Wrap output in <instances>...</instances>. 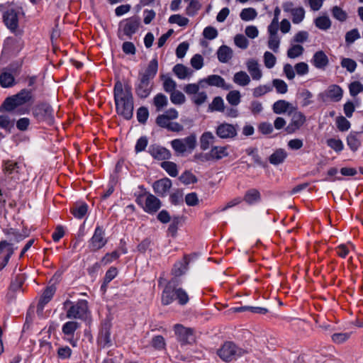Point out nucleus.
<instances>
[{
    "label": "nucleus",
    "mask_w": 363,
    "mask_h": 363,
    "mask_svg": "<svg viewBox=\"0 0 363 363\" xmlns=\"http://www.w3.org/2000/svg\"><path fill=\"white\" fill-rule=\"evenodd\" d=\"M113 99L117 114L126 121L130 120L133 116L134 98L129 82L123 84L120 80L115 82Z\"/></svg>",
    "instance_id": "f257e3e1"
},
{
    "label": "nucleus",
    "mask_w": 363,
    "mask_h": 363,
    "mask_svg": "<svg viewBox=\"0 0 363 363\" xmlns=\"http://www.w3.org/2000/svg\"><path fill=\"white\" fill-rule=\"evenodd\" d=\"M158 70V60L157 57L151 60L144 72H139L138 80L135 84V92L140 99H146L152 90V80Z\"/></svg>",
    "instance_id": "f03ea898"
},
{
    "label": "nucleus",
    "mask_w": 363,
    "mask_h": 363,
    "mask_svg": "<svg viewBox=\"0 0 363 363\" xmlns=\"http://www.w3.org/2000/svg\"><path fill=\"white\" fill-rule=\"evenodd\" d=\"M21 16H24L25 13L23 7L17 5L9 8L2 16L4 25L16 37L21 36L23 34V30L18 26Z\"/></svg>",
    "instance_id": "7ed1b4c3"
},
{
    "label": "nucleus",
    "mask_w": 363,
    "mask_h": 363,
    "mask_svg": "<svg viewBox=\"0 0 363 363\" xmlns=\"http://www.w3.org/2000/svg\"><path fill=\"white\" fill-rule=\"evenodd\" d=\"M33 90L23 89L17 94L6 97L3 104H1V109L4 108L7 111H13L19 106L33 102Z\"/></svg>",
    "instance_id": "20e7f679"
},
{
    "label": "nucleus",
    "mask_w": 363,
    "mask_h": 363,
    "mask_svg": "<svg viewBox=\"0 0 363 363\" xmlns=\"http://www.w3.org/2000/svg\"><path fill=\"white\" fill-rule=\"evenodd\" d=\"M216 353L223 361L229 362L242 357L247 353V351L239 347L232 341H225Z\"/></svg>",
    "instance_id": "39448f33"
},
{
    "label": "nucleus",
    "mask_w": 363,
    "mask_h": 363,
    "mask_svg": "<svg viewBox=\"0 0 363 363\" xmlns=\"http://www.w3.org/2000/svg\"><path fill=\"white\" fill-rule=\"evenodd\" d=\"M33 115L38 122L50 125L54 123L53 109L48 103H41L33 108Z\"/></svg>",
    "instance_id": "423d86ee"
},
{
    "label": "nucleus",
    "mask_w": 363,
    "mask_h": 363,
    "mask_svg": "<svg viewBox=\"0 0 363 363\" xmlns=\"http://www.w3.org/2000/svg\"><path fill=\"white\" fill-rule=\"evenodd\" d=\"M89 312L88 301L84 299H79L78 301L72 305L67 311L66 316L67 318L84 320L86 318Z\"/></svg>",
    "instance_id": "0eeeda50"
},
{
    "label": "nucleus",
    "mask_w": 363,
    "mask_h": 363,
    "mask_svg": "<svg viewBox=\"0 0 363 363\" xmlns=\"http://www.w3.org/2000/svg\"><path fill=\"white\" fill-rule=\"evenodd\" d=\"M174 333L178 342L182 345H191L195 342L194 330L186 328L182 324H176L174 326Z\"/></svg>",
    "instance_id": "6e6552de"
},
{
    "label": "nucleus",
    "mask_w": 363,
    "mask_h": 363,
    "mask_svg": "<svg viewBox=\"0 0 363 363\" xmlns=\"http://www.w3.org/2000/svg\"><path fill=\"white\" fill-rule=\"evenodd\" d=\"M104 235L105 230L103 226L97 225L94 235L89 240V247L91 252H96L106 245L108 240Z\"/></svg>",
    "instance_id": "1a4fd4ad"
},
{
    "label": "nucleus",
    "mask_w": 363,
    "mask_h": 363,
    "mask_svg": "<svg viewBox=\"0 0 363 363\" xmlns=\"http://www.w3.org/2000/svg\"><path fill=\"white\" fill-rule=\"evenodd\" d=\"M112 324L108 319L104 320L101 323V328L97 337V342L103 347H109L112 345L111 338V330Z\"/></svg>",
    "instance_id": "9d476101"
},
{
    "label": "nucleus",
    "mask_w": 363,
    "mask_h": 363,
    "mask_svg": "<svg viewBox=\"0 0 363 363\" xmlns=\"http://www.w3.org/2000/svg\"><path fill=\"white\" fill-rule=\"evenodd\" d=\"M140 26V18L138 16H133L120 22L119 26H123V32L129 39L132 38L139 29Z\"/></svg>",
    "instance_id": "9b49d317"
},
{
    "label": "nucleus",
    "mask_w": 363,
    "mask_h": 363,
    "mask_svg": "<svg viewBox=\"0 0 363 363\" xmlns=\"http://www.w3.org/2000/svg\"><path fill=\"white\" fill-rule=\"evenodd\" d=\"M216 134L220 139H233L238 135V125L220 123L216 128Z\"/></svg>",
    "instance_id": "f8f14e48"
},
{
    "label": "nucleus",
    "mask_w": 363,
    "mask_h": 363,
    "mask_svg": "<svg viewBox=\"0 0 363 363\" xmlns=\"http://www.w3.org/2000/svg\"><path fill=\"white\" fill-rule=\"evenodd\" d=\"M20 167L17 162L13 160H4L1 164V170L3 171L6 178L14 180L18 179Z\"/></svg>",
    "instance_id": "ddd939ff"
},
{
    "label": "nucleus",
    "mask_w": 363,
    "mask_h": 363,
    "mask_svg": "<svg viewBox=\"0 0 363 363\" xmlns=\"http://www.w3.org/2000/svg\"><path fill=\"white\" fill-rule=\"evenodd\" d=\"M147 152L157 160L166 161L169 160L172 157V154L168 149L157 144L150 145Z\"/></svg>",
    "instance_id": "4468645a"
},
{
    "label": "nucleus",
    "mask_w": 363,
    "mask_h": 363,
    "mask_svg": "<svg viewBox=\"0 0 363 363\" xmlns=\"http://www.w3.org/2000/svg\"><path fill=\"white\" fill-rule=\"evenodd\" d=\"M162 207V201L155 195L148 194L144 206L143 211L150 215L155 214Z\"/></svg>",
    "instance_id": "2eb2a0df"
},
{
    "label": "nucleus",
    "mask_w": 363,
    "mask_h": 363,
    "mask_svg": "<svg viewBox=\"0 0 363 363\" xmlns=\"http://www.w3.org/2000/svg\"><path fill=\"white\" fill-rule=\"evenodd\" d=\"M21 50L20 40L16 38L8 37L4 40L1 55L4 52L9 55H16Z\"/></svg>",
    "instance_id": "dca6fc26"
},
{
    "label": "nucleus",
    "mask_w": 363,
    "mask_h": 363,
    "mask_svg": "<svg viewBox=\"0 0 363 363\" xmlns=\"http://www.w3.org/2000/svg\"><path fill=\"white\" fill-rule=\"evenodd\" d=\"M363 134V126L362 130L354 131L352 130L347 136L346 141L347 145L352 152H355L358 150L362 145V137Z\"/></svg>",
    "instance_id": "f3484780"
},
{
    "label": "nucleus",
    "mask_w": 363,
    "mask_h": 363,
    "mask_svg": "<svg viewBox=\"0 0 363 363\" xmlns=\"http://www.w3.org/2000/svg\"><path fill=\"white\" fill-rule=\"evenodd\" d=\"M172 181L169 178H163L155 181L152 184L154 192L159 196L164 197L172 187Z\"/></svg>",
    "instance_id": "a211bd4d"
},
{
    "label": "nucleus",
    "mask_w": 363,
    "mask_h": 363,
    "mask_svg": "<svg viewBox=\"0 0 363 363\" xmlns=\"http://www.w3.org/2000/svg\"><path fill=\"white\" fill-rule=\"evenodd\" d=\"M324 96H327V98L330 99L332 101L338 102L340 101L343 96V90L337 84H332L328 86V89L325 93H320L319 96L323 99Z\"/></svg>",
    "instance_id": "6ab92c4d"
},
{
    "label": "nucleus",
    "mask_w": 363,
    "mask_h": 363,
    "mask_svg": "<svg viewBox=\"0 0 363 363\" xmlns=\"http://www.w3.org/2000/svg\"><path fill=\"white\" fill-rule=\"evenodd\" d=\"M306 122V116L301 112H296L291 118L290 123L285 128V130L289 134L294 133Z\"/></svg>",
    "instance_id": "aec40b11"
},
{
    "label": "nucleus",
    "mask_w": 363,
    "mask_h": 363,
    "mask_svg": "<svg viewBox=\"0 0 363 363\" xmlns=\"http://www.w3.org/2000/svg\"><path fill=\"white\" fill-rule=\"evenodd\" d=\"M14 69L11 66L6 67L1 70V87L11 88L14 86L17 82L13 74Z\"/></svg>",
    "instance_id": "412c9836"
},
{
    "label": "nucleus",
    "mask_w": 363,
    "mask_h": 363,
    "mask_svg": "<svg viewBox=\"0 0 363 363\" xmlns=\"http://www.w3.org/2000/svg\"><path fill=\"white\" fill-rule=\"evenodd\" d=\"M205 82L209 86L221 87L225 90H228L231 88V85L226 84L225 79L222 77L217 74L209 75L206 78L200 81V82Z\"/></svg>",
    "instance_id": "4be33fe9"
},
{
    "label": "nucleus",
    "mask_w": 363,
    "mask_h": 363,
    "mask_svg": "<svg viewBox=\"0 0 363 363\" xmlns=\"http://www.w3.org/2000/svg\"><path fill=\"white\" fill-rule=\"evenodd\" d=\"M312 63L316 68L324 69L328 66L329 60L323 50H319L313 55Z\"/></svg>",
    "instance_id": "5701e85b"
},
{
    "label": "nucleus",
    "mask_w": 363,
    "mask_h": 363,
    "mask_svg": "<svg viewBox=\"0 0 363 363\" xmlns=\"http://www.w3.org/2000/svg\"><path fill=\"white\" fill-rule=\"evenodd\" d=\"M189 259L187 255H184L183 260L177 262L172 269V274L174 277H181L184 274L188 269Z\"/></svg>",
    "instance_id": "b1692460"
},
{
    "label": "nucleus",
    "mask_w": 363,
    "mask_h": 363,
    "mask_svg": "<svg viewBox=\"0 0 363 363\" xmlns=\"http://www.w3.org/2000/svg\"><path fill=\"white\" fill-rule=\"evenodd\" d=\"M247 68L254 80H259L261 79L262 73L259 69L257 60L255 59H250L247 62Z\"/></svg>",
    "instance_id": "393cba45"
},
{
    "label": "nucleus",
    "mask_w": 363,
    "mask_h": 363,
    "mask_svg": "<svg viewBox=\"0 0 363 363\" xmlns=\"http://www.w3.org/2000/svg\"><path fill=\"white\" fill-rule=\"evenodd\" d=\"M56 291V287L54 285L47 286L40 298L38 301V308L42 309L43 306H45L48 303L52 298Z\"/></svg>",
    "instance_id": "a878e982"
},
{
    "label": "nucleus",
    "mask_w": 363,
    "mask_h": 363,
    "mask_svg": "<svg viewBox=\"0 0 363 363\" xmlns=\"http://www.w3.org/2000/svg\"><path fill=\"white\" fill-rule=\"evenodd\" d=\"M242 200L248 205L259 203L261 201L260 192L257 189H250L245 192Z\"/></svg>",
    "instance_id": "bb28decb"
},
{
    "label": "nucleus",
    "mask_w": 363,
    "mask_h": 363,
    "mask_svg": "<svg viewBox=\"0 0 363 363\" xmlns=\"http://www.w3.org/2000/svg\"><path fill=\"white\" fill-rule=\"evenodd\" d=\"M184 216H173L171 219V223L168 226L167 233L172 238H175L177 235L179 226L182 225L184 222Z\"/></svg>",
    "instance_id": "cd10ccee"
},
{
    "label": "nucleus",
    "mask_w": 363,
    "mask_h": 363,
    "mask_svg": "<svg viewBox=\"0 0 363 363\" xmlns=\"http://www.w3.org/2000/svg\"><path fill=\"white\" fill-rule=\"evenodd\" d=\"M88 211V205L85 202L76 203L70 208L72 214L78 219L83 218Z\"/></svg>",
    "instance_id": "c85d7f7f"
},
{
    "label": "nucleus",
    "mask_w": 363,
    "mask_h": 363,
    "mask_svg": "<svg viewBox=\"0 0 363 363\" xmlns=\"http://www.w3.org/2000/svg\"><path fill=\"white\" fill-rule=\"evenodd\" d=\"M218 60L222 63L228 62L233 57V50L228 45H221L217 51Z\"/></svg>",
    "instance_id": "c756f323"
},
{
    "label": "nucleus",
    "mask_w": 363,
    "mask_h": 363,
    "mask_svg": "<svg viewBox=\"0 0 363 363\" xmlns=\"http://www.w3.org/2000/svg\"><path fill=\"white\" fill-rule=\"evenodd\" d=\"M287 157L285 150L279 148L276 150L269 157V161L272 164L279 165L284 162Z\"/></svg>",
    "instance_id": "7c9ffc66"
},
{
    "label": "nucleus",
    "mask_w": 363,
    "mask_h": 363,
    "mask_svg": "<svg viewBox=\"0 0 363 363\" xmlns=\"http://www.w3.org/2000/svg\"><path fill=\"white\" fill-rule=\"evenodd\" d=\"M228 146H213L211 149L212 160H220L223 157H228Z\"/></svg>",
    "instance_id": "2f4dec72"
},
{
    "label": "nucleus",
    "mask_w": 363,
    "mask_h": 363,
    "mask_svg": "<svg viewBox=\"0 0 363 363\" xmlns=\"http://www.w3.org/2000/svg\"><path fill=\"white\" fill-rule=\"evenodd\" d=\"M175 300V289H171L168 286H164L162 293V304L167 306L172 303Z\"/></svg>",
    "instance_id": "473e14b6"
},
{
    "label": "nucleus",
    "mask_w": 363,
    "mask_h": 363,
    "mask_svg": "<svg viewBox=\"0 0 363 363\" xmlns=\"http://www.w3.org/2000/svg\"><path fill=\"white\" fill-rule=\"evenodd\" d=\"M80 328V323L76 321H67L62 328L63 334L67 337H74L75 331Z\"/></svg>",
    "instance_id": "72a5a7b5"
},
{
    "label": "nucleus",
    "mask_w": 363,
    "mask_h": 363,
    "mask_svg": "<svg viewBox=\"0 0 363 363\" xmlns=\"http://www.w3.org/2000/svg\"><path fill=\"white\" fill-rule=\"evenodd\" d=\"M215 136L210 131L204 132L200 137V148L206 150L209 148L210 144L214 143Z\"/></svg>",
    "instance_id": "f704fd0d"
},
{
    "label": "nucleus",
    "mask_w": 363,
    "mask_h": 363,
    "mask_svg": "<svg viewBox=\"0 0 363 363\" xmlns=\"http://www.w3.org/2000/svg\"><path fill=\"white\" fill-rule=\"evenodd\" d=\"M233 82L240 86H245L250 82V78L245 72L240 71L234 74Z\"/></svg>",
    "instance_id": "c9c22d12"
},
{
    "label": "nucleus",
    "mask_w": 363,
    "mask_h": 363,
    "mask_svg": "<svg viewBox=\"0 0 363 363\" xmlns=\"http://www.w3.org/2000/svg\"><path fill=\"white\" fill-rule=\"evenodd\" d=\"M315 26L323 30H326L331 27V21L328 16H322L314 20Z\"/></svg>",
    "instance_id": "e433bc0d"
},
{
    "label": "nucleus",
    "mask_w": 363,
    "mask_h": 363,
    "mask_svg": "<svg viewBox=\"0 0 363 363\" xmlns=\"http://www.w3.org/2000/svg\"><path fill=\"white\" fill-rule=\"evenodd\" d=\"M153 104L156 107L157 111H161L168 104L167 97L162 93L156 94L153 99Z\"/></svg>",
    "instance_id": "4c0bfd02"
},
{
    "label": "nucleus",
    "mask_w": 363,
    "mask_h": 363,
    "mask_svg": "<svg viewBox=\"0 0 363 363\" xmlns=\"http://www.w3.org/2000/svg\"><path fill=\"white\" fill-rule=\"evenodd\" d=\"M179 181L185 185L196 184L198 182L197 177L189 170L184 171L179 177Z\"/></svg>",
    "instance_id": "58836bf2"
},
{
    "label": "nucleus",
    "mask_w": 363,
    "mask_h": 363,
    "mask_svg": "<svg viewBox=\"0 0 363 363\" xmlns=\"http://www.w3.org/2000/svg\"><path fill=\"white\" fill-rule=\"evenodd\" d=\"M290 106L291 104L285 100H278L273 104L272 109L276 114H281L286 112Z\"/></svg>",
    "instance_id": "ea45409f"
},
{
    "label": "nucleus",
    "mask_w": 363,
    "mask_h": 363,
    "mask_svg": "<svg viewBox=\"0 0 363 363\" xmlns=\"http://www.w3.org/2000/svg\"><path fill=\"white\" fill-rule=\"evenodd\" d=\"M161 167L164 169L169 176L175 177L178 174V169L177 164L173 162L163 161L161 163Z\"/></svg>",
    "instance_id": "a19ab883"
},
{
    "label": "nucleus",
    "mask_w": 363,
    "mask_h": 363,
    "mask_svg": "<svg viewBox=\"0 0 363 363\" xmlns=\"http://www.w3.org/2000/svg\"><path fill=\"white\" fill-rule=\"evenodd\" d=\"M172 70L176 76L180 79H184L191 74L189 72V68L183 64H177L173 67Z\"/></svg>",
    "instance_id": "79ce46f5"
},
{
    "label": "nucleus",
    "mask_w": 363,
    "mask_h": 363,
    "mask_svg": "<svg viewBox=\"0 0 363 363\" xmlns=\"http://www.w3.org/2000/svg\"><path fill=\"white\" fill-rule=\"evenodd\" d=\"M257 16V12L254 8L243 9L240 13V17L242 21H249L255 19Z\"/></svg>",
    "instance_id": "37998d69"
},
{
    "label": "nucleus",
    "mask_w": 363,
    "mask_h": 363,
    "mask_svg": "<svg viewBox=\"0 0 363 363\" xmlns=\"http://www.w3.org/2000/svg\"><path fill=\"white\" fill-rule=\"evenodd\" d=\"M162 79L163 80V89L167 93H172L176 90L177 83L169 77L162 75Z\"/></svg>",
    "instance_id": "c03bdc74"
},
{
    "label": "nucleus",
    "mask_w": 363,
    "mask_h": 363,
    "mask_svg": "<svg viewBox=\"0 0 363 363\" xmlns=\"http://www.w3.org/2000/svg\"><path fill=\"white\" fill-rule=\"evenodd\" d=\"M15 119H11L9 116L1 115V129H4L9 133L14 129Z\"/></svg>",
    "instance_id": "a18cd8bd"
},
{
    "label": "nucleus",
    "mask_w": 363,
    "mask_h": 363,
    "mask_svg": "<svg viewBox=\"0 0 363 363\" xmlns=\"http://www.w3.org/2000/svg\"><path fill=\"white\" fill-rule=\"evenodd\" d=\"M224 102L220 96H216L211 104L208 106V109L211 111H224Z\"/></svg>",
    "instance_id": "49530a36"
},
{
    "label": "nucleus",
    "mask_w": 363,
    "mask_h": 363,
    "mask_svg": "<svg viewBox=\"0 0 363 363\" xmlns=\"http://www.w3.org/2000/svg\"><path fill=\"white\" fill-rule=\"evenodd\" d=\"M292 22L294 24L300 23L305 17V10L303 7L295 8L291 10Z\"/></svg>",
    "instance_id": "de8ad7c7"
},
{
    "label": "nucleus",
    "mask_w": 363,
    "mask_h": 363,
    "mask_svg": "<svg viewBox=\"0 0 363 363\" xmlns=\"http://www.w3.org/2000/svg\"><path fill=\"white\" fill-rule=\"evenodd\" d=\"M175 300H177L179 305L184 306L189 302V298L184 289L178 288L175 290Z\"/></svg>",
    "instance_id": "09e8293b"
},
{
    "label": "nucleus",
    "mask_w": 363,
    "mask_h": 363,
    "mask_svg": "<svg viewBox=\"0 0 363 363\" xmlns=\"http://www.w3.org/2000/svg\"><path fill=\"white\" fill-rule=\"evenodd\" d=\"M170 101L175 105H181L185 102L186 98L182 91L175 90L170 94Z\"/></svg>",
    "instance_id": "8fccbe9b"
},
{
    "label": "nucleus",
    "mask_w": 363,
    "mask_h": 363,
    "mask_svg": "<svg viewBox=\"0 0 363 363\" xmlns=\"http://www.w3.org/2000/svg\"><path fill=\"white\" fill-rule=\"evenodd\" d=\"M336 125L340 131L345 132L350 128L351 123L345 117L340 116L336 118Z\"/></svg>",
    "instance_id": "3c124183"
},
{
    "label": "nucleus",
    "mask_w": 363,
    "mask_h": 363,
    "mask_svg": "<svg viewBox=\"0 0 363 363\" xmlns=\"http://www.w3.org/2000/svg\"><path fill=\"white\" fill-rule=\"evenodd\" d=\"M304 48L301 45H294L287 50V56L291 59H294L303 54Z\"/></svg>",
    "instance_id": "603ef678"
},
{
    "label": "nucleus",
    "mask_w": 363,
    "mask_h": 363,
    "mask_svg": "<svg viewBox=\"0 0 363 363\" xmlns=\"http://www.w3.org/2000/svg\"><path fill=\"white\" fill-rule=\"evenodd\" d=\"M24 280L25 279L23 274H18L16 275L14 279H12L11 281L9 289H11V290L14 291L15 292L17 291L22 287L24 283Z\"/></svg>",
    "instance_id": "864d4df0"
},
{
    "label": "nucleus",
    "mask_w": 363,
    "mask_h": 363,
    "mask_svg": "<svg viewBox=\"0 0 363 363\" xmlns=\"http://www.w3.org/2000/svg\"><path fill=\"white\" fill-rule=\"evenodd\" d=\"M168 21L169 23H176L179 26L184 27L187 26L189 20L187 18L181 16L180 14H174L169 18Z\"/></svg>",
    "instance_id": "5fc2aeb1"
},
{
    "label": "nucleus",
    "mask_w": 363,
    "mask_h": 363,
    "mask_svg": "<svg viewBox=\"0 0 363 363\" xmlns=\"http://www.w3.org/2000/svg\"><path fill=\"white\" fill-rule=\"evenodd\" d=\"M349 91L350 96L355 97L363 92V84L359 81H354L349 84Z\"/></svg>",
    "instance_id": "6e6d98bb"
},
{
    "label": "nucleus",
    "mask_w": 363,
    "mask_h": 363,
    "mask_svg": "<svg viewBox=\"0 0 363 363\" xmlns=\"http://www.w3.org/2000/svg\"><path fill=\"white\" fill-rule=\"evenodd\" d=\"M327 145L337 152H341L344 149V145L340 139L330 138L326 141Z\"/></svg>",
    "instance_id": "4d7b16f0"
},
{
    "label": "nucleus",
    "mask_w": 363,
    "mask_h": 363,
    "mask_svg": "<svg viewBox=\"0 0 363 363\" xmlns=\"http://www.w3.org/2000/svg\"><path fill=\"white\" fill-rule=\"evenodd\" d=\"M331 11L333 16L341 22L345 21L347 18V13L338 6H333Z\"/></svg>",
    "instance_id": "13d9d810"
},
{
    "label": "nucleus",
    "mask_w": 363,
    "mask_h": 363,
    "mask_svg": "<svg viewBox=\"0 0 363 363\" xmlns=\"http://www.w3.org/2000/svg\"><path fill=\"white\" fill-rule=\"evenodd\" d=\"M240 93L239 91H230L226 96V99L232 106H237L240 102Z\"/></svg>",
    "instance_id": "bf43d9fd"
},
{
    "label": "nucleus",
    "mask_w": 363,
    "mask_h": 363,
    "mask_svg": "<svg viewBox=\"0 0 363 363\" xmlns=\"http://www.w3.org/2000/svg\"><path fill=\"white\" fill-rule=\"evenodd\" d=\"M136 115L138 122L145 124L149 117V111L147 107L141 106L138 108Z\"/></svg>",
    "instance_id": "052dcab7"
},
{
    "label": "nucleus",
    "mask_w": 363,
    "mask_h": 363,
    "mask_svg": "<svg viewBox=\"0 0 363 363\" xmlns=\"http://www.w3.org/2000/svg\"><path fill=\"white\" fill-rule=\"evenodd\" d=\"M201 4L198 0H191L186 9V13L188 16H193L201 9Z\"/></svg>",
    "instance_id": "680f3d73"
},
{
    "label": "nucleus",
    "mask_w": 363,
    "mask_h": 363,
    "mask_svg": "<svg viewBox=\"0 0 363 363\" xmlns=\"http://www.w3.org/2000/svg\"><path fill=\"white\" fill-rule=\"evenodd\" d=\"M350 333H337L332 336V340L335 344H342L346 342L350 337Z\"/></svg>",
    "instance_id": "e2e57ef3"
},
{
    "label": "nucleus",
    "mask_w": 363,
    "mask_h": 363,
    "mask_svg": "<svg viewBox=\"0 0 363 363\" xmlns=\"http://www.w3.org/2000/svg\"><path fill=\"white\" fill-rule=\"evenodd\" d=\"M272 84L279 94H286L288 91V86L282 79H275L272 81Z\"/></svg>",
    "instance_id": "0e129e2a"
},
{
    "label": "nucleus",
    "mask_w": 363,
    "mask_h": 363,
    "mask_svg": "<svg viewBox=\"0 0 363 363\" xmlns=\"http://www.w3.org/2000/svg\"><path fill=\"white\" fill-rule=\"evenodd\" d=\"M341 66L345 68L349 72L352 73L356 69L357 63L351 58H343L341 61Z\"/></svg>",
    "instance_id": "69168bd1"
},
{
    "label": "nucleus",
    "mask_w": 363,
    "mask_h": 363,
    "mask_svg": "<svg viewBox=\"0 0 363 363\" xmlns=\"http://www.w3.org/2000/svg\"><path fill=\"white\" fill-rule=\"evenodd\" d=\"M235 44L241 49H246L249 45V41L242 34H238L234 38Z\"/></svg>",
    "instance_id": "338daca9"
},
{
    "label": "nucleus",
    "mask_w": 363,
    "mask_h": 363,
    "mask_svg": "<svg viewBox=\"0 0 363 363\" xmlns=\"http://www.w3.org/2000/svg\"><path fill=\"white\" fill-rule=\"evenodd\" d=\"M169 201L174 206L180 205L183 203V193L181 190L172 193L169 196Z\"/></svg>",
    "instance_id": "774afa93"
}]
</instances>
